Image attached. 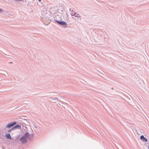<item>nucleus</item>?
<instances>
[{"mask_svg":"<svg viewBox=\"0 0 149 149\" xmlns=\"http://www.w3.org/2000/svg\"><path fill=\"white\" fill-rule=\"evenodd\" d=\"M3 10L1 9L0 8V12H2V11Z\"/></svg>","mask_w":149,"mask_h":149,"instance_id":"obj_7","label":"nucleus"},{"mask_svg":"<svg viewBox=\"0 0 149 149\" xmlns=\"http://www.w3.org/2000/svg\"><path fill=\"white\" fill-rule=\"evenodd\" d=\"M16 124V122H14L13 123H10L7 125L6 127L7 128H10L11 127H13L14 125H15Z\"/></svg>","mask_w":149,"mask_h":149,"instance_id":"obj_2","label":"nucleus"},{"mask_svg":"<svg viewBox=\"0 0 149 149\" xmlns=\"http://www.w3.org/2000/svg\"><path fill=\"white\" fill-rule=\"evenodd\" d=\"M21 128V126L20 125H17L15 126L13 128H12L11 129V130H13L15 128Z\"/></svg>","mask_w":149,"mask_h":149,"instance_id":"obj_6","label":"nucleus"},{"mask_svg":"<svg viewBox=\"0 0 149 149\" xmlns=\"http://www.w3.org/2000/svg\"><path fill=\"white\" fill-rule=\"evenodd\" d=\"M78 15H77V16H76L77 17H78Z\"/></svg>","mask_w":149,"mask_h":149,"instance_id":"obj_9","label":"nucleus"},{"mask_svg":"<svg viewBox=\"0 0 149 149\" xmlns=\"http://www.w3.org/2000/svg\"><path fill=\"white\" fill-rule=\"evenodd\" d=\"M11 130H11H8V132H10V131H11V130Z\"/></svg>","mask_w":149,"mask_h":149,"instance_id":"obj_8","label":"nucleus"},{"mask_svg":"<svg viewBox=\"0 0 149 149\" xmlns=\"http://www.w3.org/2000/svg\"><path fill=\"white\" fill-rule=\"evenodd\" d=\"M27 134H26L24 136H23L20 139L21 141L23 143H26L27 141V139L24 136H27Z\"/></svg>","mask_w":149,"mask_h":149,"instance_id":"obj_1","label":"nucleus"},{"mask_svg":"<svg viewBox=\"0 0 149 149\" xmlns=\"http://www.w3.org/2000/svg\"><path fill=\"white\" fill-rule=\"evenodd\" d=\"M140 139L141 140L145 142L147 141V139L146 138H145L143 135H141L140 137Z\"/></svg>","mask_w":149,"mask_h":149,"instance_id":"obj_4","label":"nucleus"},{"mask_svg":"<svg viewBox=\"0 0 149 149\" xmlns=\"http://www.w3.org/2000/svg\"><path fill=\"white\" fill-rule=\"evenodd\" d=\"M38 1H40L41 0H38Z\"/></svg>","mask_w":149,"mask_h":149,"instance_id":"obj_10","label":"nucleus"},{"mask_svg":"<svg viewBox=\"0 0 149 149\" xmlns=\"http://www.w3.org/2000/svg\"><path fill=\"white\" fill-rule=\"evenodd\" d=\"M6 136L7 139H11V137L9 134H6Z\"/></svg>","mask_w":149,"mask_h":149,"instance_id":"obj_5","label":"nucleus"},{"mask_svg":"<svg viewBox=\"0 0 149 149\" xmlns=\"http://www.w3.org/2000/svg\"><path fill=\"white\" fill-rule=\"evenodd\" d=\"M56 22H57L59 24L62 25H66V23L63 21H56Z\"/></svg>","mask_w":149,"mask_h":149,"instance_id":"obj_3","label":"nucleus"}]
</instances>
